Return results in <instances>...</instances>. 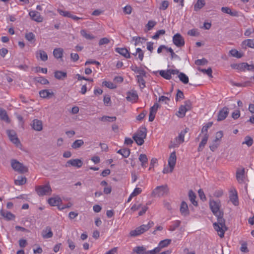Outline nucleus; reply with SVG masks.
<instances>
[{"mask_svg":"<svg viewBox=\"0 0 254 254\" xmlns=\"http://www.w3.org/2000/svg\"><path fill=\"white\" fill-rule=\"evenodd\" d=\"M216 216L217 218V222L213 223L214 228L217 231L219 237L222 238L224 237L225 232L227 230L225 225V220L223 218V213L220 216L217 214Z\"/></svg>","mask_w":254,"mask_h":254,"instance_id":"obj_1","label":"nucleus"},{"mask_svg":"<svg viewBox=\"0 0 254 254\" xmlns=\"http://www.w3.org/2000/svg\"><path fill=\"white\" fill-rule=\"evenodd\" d=\"M146 128L145 127H141L133 134L132 138L138 145H141L144 142V139L146 138Z\"/></svg>","mask_w":254,"mask_h":254,"instance_id":"obj_2","label":"nucleus"},{"mask_svg":"<svg viewBox=\"0 0 254 254\" xmlns=\"http://www.w3.org/2000/svg\"><path fill=\"white\" fill-rule=\"evenodd\" d=\"M153 225V222L149 221L147 224H143L137 227L135 229L130 231L129 235L131 237L138 236L148 230Z\"/></svg>","mask_w":254,"mask_h":254,"instance_id":"obj_3","label":"nucleus"},{"mask_svg":"<svg viewBox=\"0 0 254 254\" xmlns=\"http://www.w3.org/2000/svg\"><path fill=\"white\" fill-rule=\"evenodd\" d=\"M189 128L186 127L184 130H182L173 141H171L169 148L178 147L179 145L184 142V137L185 134L189 131Z\"/></svg>","mask_w":254,"mask_h":254,"instance_id":"obj_4","label":"nucleus"},{"mask_svg":"<svg viewBox=\"0 0 254 254\" xmlns=\"http://www.w3.org/2000/svg\"><path fill=\"white\" fill-rule=\"evenodd\" d=\"M169 188L167 185H162L157 187L152 192V195L154 197H162L168 194Z\"/></svg>","mask_w":254,"mask_h":254,"instance_id":"obj_5","label":"nucleus"},{"mask_svg":"<svg viewBox=\"0 0 254 254\" xmlns=\"http://www.w3.org/2000/svg\"><path fill=\"white\" fill-rule=\"evenodd\" d=\"M36 191L40 196L49 195L52 193V190L49 184L36 187Z\"/></svg>","mask_w":254,"mask_h":254,"instance_id":"obj_6","label":"nucleus"},{"mask_svg":"<svg viewBox=\"0 0 254 254\" xmlns=\"http://www.w3.org/2000/svg\"><path fill=\"white\" fill-rule=\"evenodd\" d=\"M209 206L212 212L215 216H217V214H219L220 216L222 214V213H223V211L220 210L221 207L220 200L214 201L210 200L209 201Z\"/></svg>","mask_w":254,"mask_h":254,"instance_id":"obj_7","label":"nucleus"},{"mask_svg":"<svg viewBox=\"0 0 254 254\" xmlns=\"http://www.w3.org/2000/svg\"><path fill=\"white\" fill-rule=\"evenodd\" d=\"M12 168L15 171L20 173H24L27 172V168L24 166L22 164L19 162L12 160L11 162Z\"/></svg>","mask_w":254,"mask_h":254,"instance_id":"obj_8","label":"nucleus"},{"mask_svg":"<svg viewBox=\"0 0 254 254\" xmlns=\"http://www.w3.org/2000/svg\"><path fill=\"white\" fill-rule=\"evenodd\" d=\"M173 42L178 47H182L185 45V40L180 33L175 34L173 37Z\"/></svg>","mask_w":254,"mask_h":254,"instance_id":"obj_9","label":"nucleus"},{"mask_svg":"<svg viewBox=\"0 0 254 254\" xmlns=\"http://www.w3.org/2000/svg\"><path fill=\"white\" fill-rule=\"evenodd\" d=\"M177 157L176 152H172L168 159V165L170 167V172H172L176 165Z\"/></svg>","mask_w":254,"mask_h":254,"instance_id":"obj_10","label":"nucleus"},{"mask_svg":"<svg viewBox=\"0 0 254 254\" xmlns=\"http://www.w3.org/2000/svg\"><path fill=\"white\" fill-rule=\"evenodd\" d=\"M83 165L82 161L79 159H71L67 161L65 167H69L70 166L80 168Z\"/></svg>","mask_w":254,"mask_h":254,"instance_id":"obj_11","label":"nucleus"},{"mask_svg":"<svg viewBox=\"0 0 254 254\" xmlns=\"http://www.w3.org/2000/svg\"><path fill=\"white\" fill-rule=\"evenodd\" d=\"M6 132L10 141L18 146L20 142L15 132L11 130H8Z\"/></svg>","mask_w":254,"mask_h":254,"instance_id":"obj_12","label":"nucleus"},{"mask_svg":"<svg viewBox=\"0 0 254 254\" xmlns=\"http://www.w3.org/2000/svg\"><path fill=\"white\" fill-rule=\"evenodd\" d=\"M138 97L136 91L135 90H132L127 92L126 99L128 101L135 102L137 100Z\"/></svg>","mask_w":254,"mask_h":254,"instance_id":"obj_13","label":"nucleus"},{"mask_svg":"<svg viewBox=\"0 0 254 254\" xmlns=\"http://www.w3.org/2000/svg\"><path fill=\"white\" fill-rule=\"evenodd\" d=\"M229 114V109L227 107H224L222 110L219 111L218 114V121H221L226 118Z\"/></svg>","mask_w":254,"mask_h":254,"instance_id":"obj_14","label":"nucleus"},{"mask_svg":"<svg viewBox=\"0 0 254 254\" xmlns=\"http://www.w3.org/2000/svg\"><path fill=\"white\" fill-rule=\"evenodd\" d=\"M41 235L44 239H49L53 237V233L51 228L47 226L41 232Z\"/></svg>","mask_w":254,"mask_h":254,"instance_id":"obj_15","label":"nucleus"},{"mask_svg":"<svg viewBox=\"0 0 254 254\" xmlns=\"http://www.w3.org/2000/svg\"><path fill=\"white\" fill-rule=\"evenodd\" d=\"M0 214L1 215L7 220H13L15 218V216L10 212L5 211L1 209L0 210Z\"/></svg>","mask_w":254,"mask_h":254,"instance_id":"obj_16","label":"nucleus"},{"mask_svg":"<svg viewBox=\"0 0 254 254\" xmlns=\"http://www.w3.org/2000/svg\"><path fill=\"white\" fill-rule=\"evenodd\" d=\"M115 51L116 52L119 53L120 55L127 59L130 58V55L128 51L125 48H117L115 49Z\"/></svg>","mask_w":254,"mask_h":254,"instance_id":"obj_17","label":"nucleus"},{"mask_svg":"<svg viewBox=\"0 0 254 254\" xmlns=\"http://www.w3.org/2000/svg\"><path fill=\"white\" fill-rule=\"evenodd\" d=\"M33 129L36 131L42 130L43 129L42 122L37 119L33 120Z\"/></svg>","mask_w":254,"mask_h":254,"instance_id":"obj_18","label":"nucleus"},{"mask_svg":"<svg viewBox=\"0 0 254 254\" xmlns=\"http://www.w3.org/2000/svg\"><path fill=\"white\" fill-rule=\"evenodd\" d=\"M208 137H209V135L208 133L204 134V135L203 136L202 140L201 141L200 143H199L198 149H197V151L198 152H200L203 149L205 144H206V143L207 142Z\"/></svg>","mask_w":254,"mask_h":254,"instance_id":"obj_19","label":"nucleus"},{"mask_svg":"<svg viewBox=\"0 0 254 254\" xmlns=\"http://www.w3.org/2000/svg\"><path fill=\"white\" fill-rule=\"evenodd\" d=\"M48 202L51 206H58L62 202V199L59 196L53 197L49 198Z\"/></svg>","mask_w":254,"mask_h":254,"instance_id":"obj_20","label":"nucleus"},{"mask_svg":"<svg viewBox=\"0 0 254 254\" xmlns=\"http://www.w3.org/2000/svg\"><path fill=\"white\" fill-rule=\"evenodd\" d=\"M180 212L181 214L186 216L189 214V210L188 209V206L187 203L183 201L181 203V207H180Z\"/></svg>","mask_w":254,"mask_h":254,"instance_id":"obj_21","label":"nucleus"},{"mask_svg":"<svg viewBox=\"0 0 254 254\" xmlns=\"http://www.w3.org/2000/svg\"><path fill=\"white\" fill-rule=\"evenodd\" d=\"M36 57L40 58L41 61L45 62L48 60V56L46 53L43 50H39L36 53Z\"/></svg>","mask_w":254,"mask_h":254,"instance_id":"obj_22","label":"nucleus"},{"mask_svg":"<svg viewBox=\"0 0 254 254\" xmlns=\"http://www.w3.org/2000/svg\"><path fill=\"white\" fill-rule=\"evenodd\" d=\"M245 174V169L243 168L241 170H238L236 172V178L238 181L242 183L244 181Z\"/></svg>","mask_w":254,"mask_h":254,"instance_id":"obj_23","label":"nucleus"},{"mask_svg":"<svg viewBox=\"0 0 254 254\" xmlns=\"http://www.w3.org/2000/svg\"><path fill=\"white\" fill-rule=\"evenodd\" d=\"M64 50L62 48H56L53 51V55L56 59L62 58L63 56Z\"/></svg>","mask_w":254,"mask_h":254,"instance_id":"obj_24","label":"nucleus"},{"mask_svg":"<svg viewBox=\"0 0 254 254\" xmlns=\"http://www.w3.org/2000/svg\"><path fill=\"white\" fill-rule=\"evenodd\" d=\"M54 76L57 79L62 80L66 77L67 74L66 72L58 70L55 72Z\"/></svg>","mask_w":254,"mask_h":254,"instance_id":"obj_25","label":"nucleus"},{"mask_svg":"<svg viewBox=\"0 0 254 254\" xmlns=\"http://www.w3.org/2000/svg\"><path fill=\"white\" fill-rule=\"evenodd\" d=\"M117 153L121 154L124 158H127L129 156L130 152L128 148H123L119 150Z\"/></svg>","mask_w":254,"mask_h":254,"instance_id":"obj_26","label":"nucleus"},{"mask_svg":"<svg viewBox=\"0 0 254 254\" xmlns=\"http://www.w3.org/2000/svg\"><path fill=\"white\" fill-rule=\"evenodd\" d=\"M139 160L141 162V166L143 168L146 167L148 159L147 156L144 154H141L139 157Z\"/></svg>","mask_w":254,"mask_h":254,"instance_id":"obj_27","label":"nucleus"},{"mask_svg":"<svg viewBox=\"0 0 254 254\" xmlns=\"http://www.w3.org/2000/svg\"><path fill=\"white\" fill-rule=\"evenodd\" d=\"M99 120L102 122H113L116 121L117 118L115 116L110 117L103 116V117L100 118Z\"/></svg>","mask_w":254,"mask_h":254,"instance_id":"obj_28","label":"nucleus"},{"mask_svg":"<svg viewBox=\"0 0 254 254\" xmlns=\"http://www.w3.org/2000/svg\"><path fill=\"white\" fill-rule=\"evenodd\" d=\"M189 197L191 202L194 205H197V202L195 200L196 198L195 194L193 192L192 190H190L189 191Z\"/></svg>","mask_w":254,"mask_h":254,"instance_id":"obj_29","label":"nucleus"},{"mask_svg":"<svg viewBox=\"0 0 254 254\" xmlns=\"http://www.w3.org/2000/svg\"><path fill=\"white\" fill-rule=\"evenodd\" d=\"M187 112L186 109L184 106H181L178 111L176 113V115L179 118H183L185 116Z\"/></svg>","mask_w":254,"mask_h":254,"instance_id":"obj_30","label":"nucleus"},{"mask_svg":"<svg viewBox=\"0 0 254 254\" xmlns=\"http://www.w3.org/2000/svg\"><path fill=\"white\" fill-rule=\"evenodd\" d=\"M26 182L25 177L22 176H19L14 181V183L16 185L21 186L24 184Z\"/></svg>","mask_w":254,"mask_h":254,"instance_id":"obj_31","label":"nucleus"},{"mask_svg":"<svg viewBox=\"0 0 254 254\" xmlns=\"http://www.w3.org/2000/svg\"><path fill=\"white\" fill-rule=\"evenodd\" d=\"M84 144V141L82 139H77L74 141L71 147L73 149H77L80 147L82 145Z\"/></svg>","mask_w":254,"mask_h":254,"instance_id":"obj_32","label":"nucleus"},{"mask_svg":"<svg viewBox=\"0 0 254 254\" xmlns=\"http://www.w3.org/2000/svg\"><path fill=\"white\" fill-rule=\"evenodd\" d=\"M159 74L162 77H163L166 79H170L172 77L171 75H170V72L169 71V69H168L167 70H160Z\"/></svg>","mask_w":254,"mask_h":254,"instance_id":"obj_33","label":"nucleus"},{"mask_svg":"<svg viewBox=\"0 0 254 254\" xmlns=\"http://www.w3.org/2000/svg\"><path fill=\"white\" fill-rule=\"evenodd\" d=\"M43 18L41 16L40 13L36 11H33V20L38 22L43 21Z\"/></svg>","mask_w":254,"mask_h":254,"instance_id":"obj_34","label":"nucleus"},{"mask_svg":"<svg viewBox=\"0 0 254 254\" xmlns=\"http://www.w3.org/2000/svg\"><path fill=\"white\" fill-rule=\"evenodd\" d=\"M53 94V92H50L49 90L47 89L42 90L39 92L40 96L43 98H47L50 95H52Z\"/></svg>","mask_w":254,"mask_h":254,"instance_id":"obj_35","label":"nucleus"},{"mask_svg":"<svg viewBox=\"0 0 254 254\" xmlns=\"http://www.w3.org/2000/svg\"><path fill=\"white\" fill-rule=\"evenodd\" d=\"M141 75H136V77L137 82L139 85L140 88L143 89L145 87V81Z\"/></svg>","mask_w":254,"mask_h":254,"instance_id":"obj_36","label":"nucleus"},{"mask_svg":"<svg viewBox=\"0 0 254 254\" xmlns=\"http://www.w3.org/2000/svg\"><path fill=\"white\" fill-rule=\"evenodd\" d=\"M243 45L254 49V39H247L242 42Z\"/></svg>","mask_w":254,"mask_h":254,"instance_id":"obj_37","label":"nucleus"},{"mask_svg":"<svg viewBox=\"0 0 254 254\" xmlns=\"http://www.w3.org/2000/svg\"><path fill=\"white\" fill-rule=\"evenodd\" d=\"M180 80L184 84H187L189 82V77L184 73L181 72L178 75Z\"/></svg>","mask_w":254,"mask_h":254,"instance_id":"obj_38","label":"nucleus"},{"mask_svg":"<svg viewBox=\"0 0 254 254\" xmlns=\"http://www.w3.org/2000/svg\"><path fill=\"white\" fill-rule=\"evenodd\" d=\"M80 34L83 37L88 40H92L94 38V36L89 33H87L86 31L84 29L80 31Z\"/></svg>","mask_w":254,"mask_h":254,"instance_id":"obj_39","label":"nucleus"},{"mask_svg":"<svg viewBox=\"0 0 254 254\" xmlns=\"http://www.w3.org/2000/svg\"><path fill=\"white\" fill-rule=\"evenodd\" d=\"M244 141L243 142V144H246L248 147H250L253 143V139L250 136H246L244 138Z\"/></svg>","mask_w":254,"mask_h":254,"instance_id":"obj_40","label":"nucleus"},{"mask_svg":"<svg viewBox=\"0 0 254 254\" xmlns=\"http://www.w3.org/2000/svg\"><path fill=\"white\" fill-rule=\"evenodd\" d=\"M204 5L205 1L204 0H198L194 5V10L197 11V10L201 9Z\"/></svg>","mask_w":254,"mask_h":254,"instance_id":"obj_41","label":"nucleus"},{"mask_svg":"<svg viewBox=\"0 0 254 254\" xmlns=\"http://www.w3.org/2000/svg\"><path fill=\"white\" fill-rule=\"evenodd\" d=\"M171 242V240L167 239L161 241L158 245L160 246V247H161L163 249L168 246L170 244Z\"/></svg>","mask_w":254,"mask_h":254,"instance_id":"obj_42","label":"nucleus"},{"mask_svg":"<svg viewBox=\"0 0 254 254\" xmlns=\"http://www.w3.org/2000/svg\"><path fill=\"white\" fill-rule=\"evenodd\" d=\"M0 115H0V118L1 120L4 121L7 123H10V119L8 118L5 110H3Z\"/></svg>","mask_w":254,"mask_h":254,"instance_id":"obj_43","label":"nucleus"},{"mask_svg":"<svg viewBox=\"0 0 254 254\" xmlns=\"http://www.w3.org/2000/svg\"><path fill=\"white\" fill-rule=\"evenodd\" d=\"M231 55L234 57H236L237 58H240L243 57V54L239 52L236 49H232L229 52Z\"/></svg>","mask_w":254,"mask_h":254,"instance_id":"obj_44","label":"nucleus"},{"mask_svg":"<svg viewBox=\"0 0 254 254\" xmlns=\"http://www.w3.org/2000/svg\"><path fill=\"white\" fill-rule=\"evenodd\" d=\"M145 248L143 246H138L134 248L133 252L137 254H144Z\"/></svg>","mask_w":254,"mask_h":254,"instance_id":"obj_45","label":"nucleus"},{"mask_svg":"<svg viewBox=\"0 0 254 254\" xmlns=\"http://www.w3.org/2000/svg\"><path fill=\"white\" fill-rule=\"evenodd\" d=\"M197 70H199V71H201V72L207 74L208 75V76H209L210 77H212V70L210 67H209L208 69H205L201 68L200 67H197Z\"/></svg>","mask_w":254,"mask_h":254,"instance_id":"obj_46","label":"nucleus"},{"mask_svg":"<svg viewBox=\"0 0 254 254\" xmlns=\"http://www.w3.org/2000/svg\"><path fill=\"white\" fill-rule=\"evenodd\" d=\"M221 11L224 13L229 14L232 16L237 15V12L234 13L232 12L231 9L228 7H222L221 8Z\"/></svg>","mask_w":254,"mask_h":254,"instance_id":"obj_47","label":"nucleus"},{"mask_svg":"<svg viewBox=\"0 0 254 254\" xmlns=\"http://www.w3.org/2000/svg\"><path fill=\"white\" fill-rule=\"evenodd\" d=\"M102 84L106 87L112 89H115L117 87V86L115 84L110 81H104L103 82Z\"/></svg>","mask_w":254,"mask_h":254,"instance_id":"obj_48","label":"nucleus"},{"mask_svg":"<svg viewBox=\"0 0 254 254\" xmlns=\"http://www.w3.org/2000/svg\"><path fill=\"white\" fill-rule=\"evenodd\" d=\"M58 11L59 13V14L64 17H67L70 18L71 16V13L70 12L68 11H64L61 9H58Z\"/></svg>","mask_w":254,"mask_h":254,"instance_id":"obj_49","label":"nucleus"},{"mask_svg":"<svg viewBox=\"0 0 254 254\" xmlns=\"http://www.w3.org/2000/svg\"><path fill=\"white\" fill-rule=\"evenodd\" d=\"M181 224V221L176 220L173 222V224L170 226L169 230L171 231H175Z\"/></svg>","mask_w":254,"mask_h":254,"instance_id":"obj_50","label":"nucleus"},{"mask_svg":"<svg viewBox=\"0 0 254 254\" xmlns=\"http://www.w3.org/2000/svg\"><path fill=\"white\" fill-rule=\"evenodd\" d=\"M165 33V31L164 30H159L155 33V34L152 37V38L153 39H158L160 35H164Z\"/></svg>","mask_w":254,"mask_h":254,"instance_id":"obj_51","label":"nucleus"},{"mask_svg":"<svg viewBox=\"0 0 254 254\" xmlns=\"http://www.w3.org/2000/svg\"><path fill=\"white\" fill-rule=\"evenodd\" d=\"M132 40L135 41V43H134L135 46H136L139 43H142L143 42V41L146 40V39L145 38H141L140 37H133L132 38Z\"/></svg>","mask_w":254,"mask_h":254,"instance_id":"obj_52","label":"nucleus"},{"mask_svg":"<svg viewBox=\"0 0 254 254\" xmlns=\"http://www.w3.org/2000/svg\"><path fill=\"white\" fill-rule=\"evenodd\" d=\"M188 111L190 110L192 108V103L190 100H187L184 102V105H182Z\"/></svg>","mask_w":254,"mask_h":254,"instance_id":"obj_53","label":"nucleus"},{"mask_svg":"<svg viewBox=\"0 0 254 254\" xmlns=\"http://www.w3.org/2000/svg\"><path fill=\"white\" fill-rule=\"evenodd\" d=\"M230 200L235 205H238L239 202L237 193L231 195L230 196Z\"/></svg>","mask_w":254,"mask_h":254,"instance_id":"obj_54","label":"nucleus"},{"mask_svg":"<svg viewBox=\"0 0 254 254\" xmlns=\"http://www.w3.org/2000/svg\"><path fill=\"white\" fill-rule=\"evenodd\" d=\"M212 125V122L208 123L205 126H203L201 129V133H207L208 128L210 127Z\"/></svg>","mask_w":254,"mask_h":254,"instance_id":"obj_55","label":"nucleus"},{"mask_svg":"<svg viewBox=\"0 0 254 254\" xmlns=\"http://www.w3.org/2000/svg\"><path fill=\"white\" fill-rule=\"evenodd\" d=\"M169 6V2L167 0L163 1L159 7V9L161 10H166Z\"/></svg>","mask_w":254,"mask_h":254,"instance_id":"obj_56","label":"nucleus"},{"mask_svg":"<svg viewBox=\"0 0 254 254\" xmlns=\"http://www.w3.org/2000/svg\"><path fill=\"white\" fill-rule=\"evenodd\" d=\"M185 98L183 92L179 89H178L176 94V100L178 101L179 99H183Z\"/></svg>","mask_w":254,"mask_h":254,"instance_id":"obj_57","label":"nucleus"},{"mask_svg":"<svg viewBox=\"0 0 254 254\" xmlns=\"http://www.w3.org/2000/svg\"><path fill=\"white\" fill-rule=\"evenodd\" d=\"M162 248L160 247V246L158 245V247L155 248L152 250L147 251V253H149V254H156L159 252H160Z\"/></svg>","mask_w":254,"mask_h":254,"instance_id":"obj_58","label":"nucleus"},{"mask_svg":"<svg viewBox=\"0 0 254 254\" xmlns=\"http://www.w3.org/2000/svg\"><path fill=\"white\" fill-rule=\"evenodd\" d=\"M223 133L222 131H219L216 134L215 139L214 140V142H218L220 139L223 137Z\"/></svg>","mask_w":254,"mask_h":254,"instance_id":"obj_59","label":"nucleus"},{"mask_svg":"<svg viewBox=\"0 0 254 254\" xmlns=\"http://www.w3.org/2000/svg\"><path fill=\"white\" fill-rule=\"evenodd\" d=\"M156 22L152 20H149L147 24H146V27L147 28L148 30H150L156 25Z\"/></svg>","mask_w":254,"mask_h":254,"instance_id":"obj_60","label":"nucleus"},{"mask_svg":"<svg viewBox=\"0 0 254 254\" xmlns=\"http://www.w3.org/2000/svg\"><path fill=\"white\" fill-rule=\"evenodd\" d=\"M207 63V61L203 58L202 59L197 60L195 61V64L197 65H204Z\"/></svg>","mask_w":254,"mask_h":254,"instance_id":"obj_61","label":"nucleus"},{"mask_svg":"<svg viewBox=\"0 0 254 254\" xmlns=\"http://www.w3.org/2000/svg\"><path fill=\"white\" fill-rule=\"evenodd\" d=\"M160 107V105L157 103H155L154 105L150 108V111H152V113L156 114L158 110V108Z\"/></svg>","mask_w":254,"mask_h":254,"instance_id":"obj_62","label":"nucleus"},{"mask_svg":"<svg viewBox=\"0 0 254 254\" xmlns=\"http://www.w3.org/2000/svg\"><path fill=\"white\" fill-rule=\"evenodd\" d=\"M136 53H137L138 55V58L139 59L142 61L143 60V57H144V53L142 51V50L139 48H138L136 49Z\"/></svg>","mask_w":254,"mask_h":254,"instance_id":"obj_63","label":"nucleus"},{"mask_svg":"<svg viewBox=\"0 0 254 254\" xmlns=\"http://www.w3.org/2000/svg\"><path fill=\"white\" fill-rule=\"evenodd\" d=\"M109 42H110V40L108 38L105 37V38H101L99 40V45L100 46H101V45H103L104 44H107Z\"/></svg>","mask_w":254,"mask_h":254,"instance_id":"obj_64","label":"nucleus"}]
</instances>
